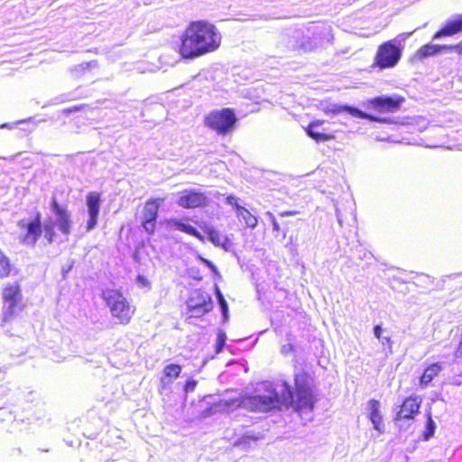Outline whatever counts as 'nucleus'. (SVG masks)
Masks as SVG:
<instances>
[{
  "mask_svg": "<svg viewBox=\"0 0 462 462\" xmlns=\"http://www.w3.org/2000/svg\"><path fill=\"white\" fill-rule=\"evenodd\" d=\"M51 211L56 215L58 219V228L61 234L68 236L71 232L72 220L70 212L66 206L60 205L56 198H52L50 203Z\"/></svg>",
  "mask_w": 462,
  "mask_h": 462,
  "instance_id": "13",
  "label": "nucleus"
},
{
  "mask_svg": "<svg viewBox=\"0 0 462 462\" xmlns=\"http://www.w3.org/2000/svg\"><path fill=\"white\" fill-rule=\"evenodd\" d=\"M177 205L184 209L205 208L210 199L207 193L197 189H185L179 192Z\"/></svg>",
  "mask_w": 462,
  "mask_h": 462,
  "instance_id": "11",
  "label": "nucleus"
},
{
  "mask_svg": "<svg viewBox=\"0 0 462 462\" xmlns=\"http://www.w3.org/2000/svg\"><path fill=\"white\" fill-rule=\"evenodd\" d=\"M226 202L228 205L232 206L235 208L236 212H237L239 210V208H241L243 207L238 204V198L233 194L227 195L226 197Z\"/></svg>",
  "mask_w": 462,
  "mask_h": 462,
  "instance_id": "30",
  "label": "nucleus"
},
{
  "mask_svg": "<svg viewBox=\"0 0 462 462\" xmlns=\"http://www.w3.org/2000/svg\"><path fill=\"white\" fill-rule=\"evenodd\" d=\"M17 226L23 230L20 242L25 245L35 246L42 236L43 241L51 245L54 242L57 236L55 224L53 222L43 224L40 212H36L30 220L25 218L20 219Z\"/></svg>",
  "mask_w": 462,
  "mask_h": 462,
  "instance_id": "3",
  "label": "nucleus"
},
{
  "mask_svg": "<svg viewBox=\"0 0 462 462\" xmlns=\"http://www.w3.org/2000/svg\"><path fill=\"white\" fill-rule=\"evenodd\" d=\"M189 318H200L213 309L211 297L201 290L191 291L187 300Z\"/></svg>",
  "mask_w": 462,
  "mask_h": 462,
  "instance_id": "10",
  "label": "nucleus"
},
{
  "mask_svg": "<svg viewBox=\"0 0 462 462\" xmlns=\"http://www.w3.org/2000/svg\"><path fill=\"white\" fill-rule=\"evenodd\" d=\"M88 106V105H87V104H80V105L72 106H69V107H67V108L63 109V114L68 116V115H69L71 113H74V112L82 111L85 108H87Z\"/></svg>",
  "mask_w": 462,
  "mask_h": 462,
  "instance_id": "33",
  "label": "nucleus"
},
{
  "mask_svg": "<svg viewBox=\"0 0 462 462\" xmlns=\"http://www.w3.org/2000/svg\"><path fill=\"white\" fill-rule=\"evenodd\" d=\"M368 406V419L372 422L373 427L375 430H377L380 434L385 432V426L383 423V419L381 414V403L378 400L371 399L367 402Z\"/></svg>",
  "mask_w": 462,
  "mask_h": 462,
  "instance_id": "18",
  "label": "nucleus"
},
{
  "mask_svg": "<svg viewBox=\"0 0 462 462\" xmlns=\"http://www.w3.org/2000/svg\"><path fill=\"white\" fill-rule=\"evenodd\" d=\"M271 223L273 225V230L278 234L282 233V236L285 237V232L281 230L280 225L273 216H271Z\"/></svg>",
  "mask_w": 462,
  "mask_h": 462,
  "instance_id": "35",
  "label": "nucleus"
},
{
  "mask_svg": "<svg viewBox=\"0 0 462 462\" xmlns=\"http://www.w3.org/2000/svg\"><path fill=\"white\" fill-rule=\"evenodd\" d=\"M202 230L214 246L221 247L225 251L231 248L233 245L231 239L227 236H222L214 226L205 225Z\"/></svg>",
  "mask_w": 462,
  "mask_h": 462,
  "instance_id": "19",
  "label": "nucleus"
},
{
  "mask_svg": "<svg viewBox=\"0 0 462 462\" xmlns=\"http://www.w3.org/2000/svg\"><path fill=\"white\" fill-rule=\"evenodd\" d=\"M100 296L116 324L125 326L132 321L136 307L121 290L106 288L102 291Z\"/></svg>",
  "mask_w": 462,
  "mask_h": 462,
  "instance_id": "4",
  "label": "nucleus"
},
{
  "mask_svg": "<svg viewBox=\"0 0 462 462\" xmlns=\"http://www.w3.org/2000/svg\"><path fill=\"white\" fill-rule=\"evenodd\" d=\"M86 205L88 207V213L86 230L89 232L96 227L98 221L101 206V193L94 191L88 193L86 196Z\"/></svg>",
  "mask_w": 462,
  "mask_h": 462,
  "instance_id": "14",
  "label": "nucleus"
},
{
  "mask_svg": "<svg viewBox=\"0 0 462 462\" xmlns=\"http://www.w3.org/2000/svg\"><path fill=\"white\" fill-rule=\"evenodd\" d=\"M444 50L445 51H454L457 55H462V41L453 45L445 44Z\"/></svg>",
  "mask_w": 462,
  "mask_h": 462,
  "instance_id": "32",
  "label": "nucleus"
},
{
  "mask_svg": "<svg viewBox=\"0 0 462 462\" xmlns=\"http://www.w3.org/2000/svg\"><path fill=\"white\" fill-rule=\"evenodd\" d=\"M426 419H427L426 430L423 432V439L425 440H428V439H430L434 435L436 425H435V422H434V420L432 419L431 412L429 411L426 414Z\"/></svg>",
  "mask_w": 462,
  "mask_h": 462,
  "instance_id": "28",
  "label": "nucleus"
},
{
  "mask_svg": "<svg viewBox=\"0 0 462 462\" xmlns=\"http://www.w3.org/2000/svg\"><path fill=\"white\" fill-rule=\"evenodd\" d=\"M216 292H217V298L218 303L220 305L222 313L226 317L227 315V311H228L227 303L218 288L216 289Z\"/></svg>",
  "mask_w": 462,
  "mask_h": 462,
  "instance_id": "29",
  "label": "nucleus"
},
{
  "mask_svg": "<svg viewBox=\"0 0 462 462\" xmlns=\"http://www.w3.org/2000/svg\"><path fill=\"white\" fill-rule=\"evenodd\" d=\"M324 124V120H313L305 128V132L311 139L316 143H324L335 139V134L327 132H319L316 127L320 126Z\"/></svg>",
  "mask_w": 462,
  "mask_h": 462,
  "instance_id": "21",
  "label": "nucleus"
},
{
  "mask_svg": "<svg viewBox=\"0 0 462 462\" xmlns=\"http://www.w3.org/2000/svg\"><path fill=\"white\" fill-rule=\"evenodd\" d=\"M445 51L444 45H435L427 43L419 48L412 57L414 61H421L424 59L434 56L439 52Z\"/></svg>",
  "mask_w": 462,
  "mask_h": 462,
  "instance_id": "25",
  "label": "nucleus"
},
{
  "mask_svg": "<svg viewBox=\"0 0 462 462\" xmlns=\"http://www.w3.org/2000/svg\"><path fill=\"white\" fill-rule=\"evenodd\" d=\"M236 215L239 218L244 220L246 227L254 228L258 224L257 217L245 207L239 208V210L236 212Z\"/></svg>",
  "mask_w": 462,
  "mask_h": 462,
  "instance_id": "26",
  "label": "nucleus"
},
{
  "mask_svg": "<svg viewBox=\"0 0 462 462\" xmlns=\"http://www.w3.org/2000/svg\"><path fill=\"white\" fill-rule=\"evenodd\" d=\"M443 370V363L435 362L425 367L420 376V385L427 387Z\"/></svg>",
  "mask_w": 462,
  "mask_h": 462,
  "instance_id": "23",
  "label": "nucleus"
},
{
  "mask_svg": "<svg viewBox=\"0 0 462 462\" xmlns=\"http://www.w3.org/2000/svg\"><path fill=\"white\" fill-rule=\"evenodd\" d=\"M297 214H298V212H297V211H294V210H288V211H282V212H280V213H279V216H280V217H289V216H295V215H297Z\"/></svg>",
  "mask_w": 462,
  "mask_h": 462,
  "instance_id": "39",
  "label": "nucleus"
},
{
  "mask_svg": "<svg viewBox=\"0 0 462 462\" xmlns=\"http://www.w3.org/2000/svg\"><path fill=\"white\" fill-rule=\"evenodd\" d=\"M197 386V382L193 379L187 380L184 384V392L189 393L193 392Z\"/></svg>",
  "mask_w": 462,
  "mask_h": 462,
  "instance_id": "34",
  "label": "nucleus"
},
{
  "mask_svg": "<svg viewBox=\"0 0 462 462\" xmlns=\"http://www.w3.org/2000/svg\"><path fill=\"white\" fill-rule=\"evenodd\" d=\"M226 342V336L224 333H219L217 337L215 351L216 353H220L223 350Z\"/></svg>",
  "mask_w": 462,
  "mask_h": 462,
  "instance_id": "31",
  "label": "nucleus"
},
{
  "mask_svg": "<svg viewBox=\"0 0 462 462\" xmlns=\"http://www.w3.org/2000/svg\"><path fill=\"white\" fill-rule=\"evenodd\" d=\"M282 405V397L272 386H266L265 392L262 394L245 395L238 399L237 406L254 412H267L272 410H281Z\"/></svg>",
  "mask_w": 462,
  "mask_h": 462,
  "instance_id": "5",
  "label": "nucleus"
},
{
  "mask_svg": "<svg viewBox=\"0 0 462 462\" xmlns=\"http://www.w3.org/2000/svg\"><path fill=\"white\" fill-rule=\"evenodd\" d=\"M421 400L418 396L411 395L405 398L395 414L394 421L402 420H413L420 412Z\"/></svg>",
  "mask_w": 462,
  "mask_h": 462,
  "instance_id": "15",
  "label": "nucleus"
},
{
  "mask_svg": "<svg viewBox=\"0 0 462 462\" xmlns=\"http://www.w3.org/2000/svg\"><path fill=\"white\" fill-rule=\"evenodd\" d=\"M462 32V14H457L448 18L434 34L433 39L451 37Z\"/></svg>",
  "mask_w": 462,
  "mask_h": 462,
  "instance_id": "17",
  "label": "nucleus"
},
{
  "mask_svg": "<svg viewBox=\"0 0 462 462\" xmlns=\"http://www.w3.org/2000/svg\"><path fill=\"white\" fill-rule=\"evenodd\" d=\"M12 271L10 259L0 249V279L8 278L12 274Z\"/></svg>",
  "mask_w": 462,
  "mask_h": 462,
  "instance_id": "27",
  "label": "nucleus"
},
{
  "mask_svg": "<svg viewBox=\"0 0 462 462\" xmlns=\"http://www.w3.org/2000/svg\"><path fill=\"white\" fill-rule=\"evenodd\" d=\"M181 371L182 367L179 364L172 363L166 365L159 378L158 392L163 393L168 390L171 386L173 381L180 376Z\"/></svg>",
  "mask_w": 462,
  "mask_h": 462,
  "instance_id": "16",
  "label": "nucleus"
},
{
  "mask_svg": "<svg viewBox=\"0 0 462 462\" xmlns=\"http://www.w3.org/2000/svg\"><path fill=\"white\" fill-rule=\"evenodd\" d=\"M282 405L291 408L299 415L312 412L318 402L311 386V375L301 369L293 374V387L283 382Z\"/></svg>",
  "mask_w": 462,
  "mask_h": 462,
  "instance_id": "2",
  "label": "nucleus"
},
{
  "mask_svg": "<svg viewBox=\"0 0 462 462\" xmlns=\"http://www.w3.org/2000/svg\"><path fill=\"white\" fill-rule=\"evenodd\" d=\"M136 280L139 283H141L143 286L148 287L150 285V282L146 277L143 275H137Z\"/></svg>",
  "mask_w": 462,
  "mask_h": 462,
  "instance_id": "37",
  "label": "nucleus"
},
{
  "mask_svg": "<svg viewBox=\"0 0 462 462\" xmlns=\"http://www.w3.org/2000/svg\"><path fill=\"white\" fill-rule=\"evenodd\" d=\"M2 300L7 306L2 313V321H11L18 311L24 310L22 288L19 282H8L2 290Z\"/></svg>",
  "mask_w": 462,
  "mask_h": 462,
  "instance_id": "6",
  "label": "nucleus"
},
{
  "mask_svg": "<svg viewBox=\"0 0 462 462\" xmlns=\"http://www.w3.org/2000/svg\"><path fill=\"white\" fill-rule=\"evenodd\" d=\"M405 98L402 96L376 97L366 101V106L378 113H393L400 109Z\"/></svg>",
  "mask_w": 462,
  "mask_h": 462,
  "instance_id": "12",
  "label": "nucleus"
},
{
  "mask_svg": "<svg viewBox=\"0 0 462 462\" xmlns=\"http://www.w3.org/2000/svg\"><path fill=\"white\" fill-rule=\"evenodd\" d=\"M382 343L383 344H388V345H392V339L390 337H382Z\"/></svg>",
  "mask_w": 462,
  "mask_h": 462,
  "instance_id": "40",
  "label": "nucleus"
},
{
  "mask_svg": "<svg viewBox=\"0 0 462 462\" xmlns=\"http://www.w3.org/2000/svg\"><path fill=\"white\" fill-rule=\"evenodd\" d=\"M163 198H150L143 206L141 211V226L149 236L154 235L157 227V218Z\"/></svg>",
  "mask_w": 462,
  "mask_h": 462,
  "instance_id": "9",
  "label": "nucleus"
},
{
  "mask_svg": "<svg viewBox=\"0 0 462 462\" xmlns=\"http://www.w3.org/2000/svg\"><path fill=\"white\" fill-rule=\"evenodd\" d=\"M402 53V47L396 45L394 41L383 42L378 46L374 57V66L381 69L393 68L400 61Z\"/></svg>",
  "mask_w": 462,
  "mask_h": 462,
  "instance_id": "8",
  "label": "nucleus"
},
{
  "mask_svg": "<svg viewBox=\"0 0 462 462\" xmlns=\"http://www.w3.org/2000/svg\"><path fill=\"white\" fill-rule=\"evenodd\" d=\"M382 332H383V329H382V327L381 325H375L374 327V337L377 338V339H381L382 338Z\"/></svg>",
  "mask_w": 462,
  "mask_h": 462,
  "instance_id": "38",
  "label": "nucleus"
},
{
  "mask_svg": "<svg viewBox=\"0 0 462 462\" xmlns=\"http://www.w3.org/2000/svg\"><path fill=\"white\" fill-rule=\"evenodd\" d=\"M202 230L214 246L221 247L225 251L231 248L233 245L231 239L227 236H222L214 226L205 225Z\"/></svg>",
  "mask_w": 462,
  "mask_h": 462,
  "instance_id": "20",
  "label": "nucleus"
},
{
  "mask_svg": "<svg viewBox=\"0 0 462 462\" xmlns=\"http://www.w3.org/2000/svg\"><path fill=\"white\" fill-rule=\"evenodd\" d=\"M169 224L176 230H179L190 236H193L201 243H205L206 241L205 236L202 235L195 226H193L189 223L184 222L181 219L171 218L169 221Z\"/></svg>",
  "mask_w": 462,
  "mask_h": 462,
  "instance_id": "22",
  "label": "nucleus"
},
{
  "mask_svg": "<svg viewBox=\"0 0 462 462\" xmlns=\"http://www.w3.org/2000/svg\"><path fill=\"white\" fill-rule=\"evenodd\" d=\"M332 112L334 114H339V113H342V112H347L348 114H350L351 116H355V117H358V118H361V119H366L368 121H371V122H383L384 120L374 116V115H371V114H368V113H365L356 107H354V106H336L335 108H333Z\"/></svg>",
  "mask_w": 462,
  "mask_h": 462,
  "instance_id": "24",
  "label": "nucleus"
},
{
  "mask_svg": "<svg viewBox=\"0 0 462 462\" xmlns=\"http://www.w3.org/2000/svg\"><path fill=\"white\" fill-rule=\"evenodd\" d=\"M221 44L217 27L203 20L190 22L180 35L177 53L183 60H194L214 52Z\"/></svg>",
  "mask_w": 462,
  "mask_h": 462,
  "instance_id": "1",
  "label": "nucleus"
},
{
  "mask_svg": "<svg viewBox=\"0 0 462 462\" xmlns=\"http://www.w3.org/2000/svg\"><path fill=\"white\" fill-rule=\"evenodd\" d=\"M244 439H253V440H258L260 439L259 436H244Z\"/></svg>",
  "mask_w": 462,
  "mask_h": 462,
  "instance_id": "41",
  "label": "nucleus"
},
{
  "mask_svg": "<svg viewBox=\"0 0 462 462\" xmlns=\"http://www.w3.org/2000/svg\"><path fill=\"white\" fill-rule=\"evenodd\" d=\"M236 122L235 111L228 107L213 110L204 117V125L219 135L229 134Z\"/></svg>",
  "mask_w": 462,
  "mask_h": 462,
  "instance_id": "7",
  "label": "nucleus"
},
{
  "mask_svg": "<svg viewBox=\"0 0 462 462\" xmlns=\"http://www.w3.org/2000/svg\"><path fill=\"white\" fill-rule=\"evenodd\" d=\"M207 267H208L212 272H217V266L208 259H206L202 256L199 258Z\"/></svg>",
  "mask_w": 462,
  "mask_h": 462,
  "instance_id": "36",
  "label": "nucleus"
},
{
  "mask_svg": "<svg viewBox=\"0 0 462 462\" xmlns=\"http://www.w3.org/2000/svg\"><path fill=\"white\" fill-rule=\"evenodd\" d=\"M287 347H288V350H293L294 349L293 346H291V345H288Z\"/></svg>",
  "mask_w": 462,
  "mask_h": 462,
  "instance_id": "42",
  "label": "nucleus"
}]
</instances>
